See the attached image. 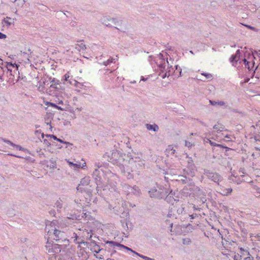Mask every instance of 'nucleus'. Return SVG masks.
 <instances>
[{
	"instance_id": "obj_6",
	"label": "nucleus",
	"mask_w": 260,
	"mask_h": 260,
	"mask_svg": "<svg viewBox=\"0 0 260 260\" xmlns=\"http://www.w3.org/2000/svg\"><path fill=\"white\" fill-rule=\"evenodd\" d=\"M93 230L90 228H86L82 230L81 233L80 238H79L80 241H77L76 244H87V242H85V240H90L92 237L93 234Z\"/></svg>"
},
{
	"instance_id": "obj_10",
	"label": "nucleus",
	"mask_w": 260,
	"mask_h": 260,
	"mask_svg": "<svg viewBox=\"0 0 260 260\" xmlns=\"http://www.w3.org/2000/svg\"><path fill=\"white\" fill-rule=\"evenodd\" d=\"M186 158H187V169L189 170V173L190 174V175L193 176L194 175L195 171L196 170V166L194 165L193 161L191 157H190L188 155H187Z\"/></svg>"
},
{
	"instance_id": "obj_62",
	"label": "nucleus",
	"mask_w": 260,
	"mask_h": 260,
	"mask_svg": "<svg viewBox=\"0 0 260 260\" xmlns=\"http://www.w3.org/2000/svg\"><path fill=\"white\" fill-rule=\"evenodd\" d=\"M193 208L194 211H200L201 210V208L197 207L195 205H193Z\"/></svg>"
},
{
	"instance_id": "obj_23",
	"label": "nucleus",
	"mask_w": 260,
	"mask_h": 260,
	"mask_svg": "<svg viewBox=\"0 0 260 260\" xmlns=\"http://www.w3.org/2000/svg\"><path fill=\"white\" fill-rule=\"evenodd\" d=\"M171 193H172V191L170 192V193L169 194H167L165 198L166 201L167 202L173 205L174 202L176 201V200L172 197Z\"/></svg>"
},
{
	"instance_id": "obj_34",
	"label": "nucleus",
	"mask_w": 260,
	"mask_h": 260,
	"mask_svg": "<svg viewBox=\"0 0 260 260\" xmlns=\"http://www.w3.org/2000/svg\"><path fill=\"white\" fill-rule=\"evenodd\" d=\"M182 243L184 245H188L191 243V240L189 238H185L182 239Z\"/></svg>"
},
{
	"instance_id": "obj_35",
	"label": "nucleus",
	"mask_w": 260,
	"mask_h": 260,
	"mask_svg": "<svg viewBox=\"0 0 260 260\" xmlns=\"http://www.w3.org/2000/svg\"><path fill=\"white\" fill-rule=\"evenodd\" d=\"M114 60H115L114 58H113L112 57H110V58L108 59L107 60L104 61L103 64L105 66H107L108 65L110 64L111 63H112Z\"/></svg>"
},
{
	"instance_id": "obj_54",
	"label": "nucleus",
	"mask_w": 260,
	"mask_h": 260,
	"mask_svg": "<svg viewBox=\"0 0 260 260\" xmlns=\"http://www.w3.org/2000/svg\"><path fill=\"white\" fill-rule=\"evenodd\" d=\"M210 142H212L210 138H205L204 139V142L205 143H209L210 144Z\"/></svg>"
},
{
	"instance_id": "obj_21",
	"label": "nucleus",
	"mask_w": 260,
	"mask_h": 260,
	"mask_svg": "<svg viewBox=\"0 0 260 260\" xmlns=\"http://www.w3.org/2000/svg\"><path fill=\"white\" fill-rule=\"evenodd\" d=\"M146 127L147 128V129L149 131H152L153 132H157L159 129L158 126L156 124H146Z\"/></svg>"
},
{
	"instance_id": "obj_58",
	"label": "nucleus",
	"mask_w": 260,
	"mask_h": 260,
	"mask_svg": "<svg viewBox=\"0 0 260 260\" xmlns=\"http://www.w3.org/2000/svg\"><path fill=\"white\" fill-rule=\"evenodd\" d=\"M74 235H75V237L74 238H75V240H74V242H75L76 243V242L78 241H77V238H80V236H78L77 234H75V233H74Z\"/></svg>"
},
{
	"instance_id": "obj_63",
	"label": "nucleus",
	"mask_w": 260,
	"mask_h": 260,
	"mask_svg": "<svg viewBox=\"0 0 260 260\" xmlns=\"http://www.w3.org/2000/svg\"><path fill=\"white\" fill-rule=\"evenodd\" d=\"M255 174H256L258 176H260V170L256 169L255 170Z\"/></svg>"
},
{
	"instance_id": "obj_47",
	"label": "nucleus",
	"mask_w": 260,
	"mask_h": 260,
	"mask_svg": "<svg viewBox=\"0 0 260 260\" xmlns=\"http://www.w3.org/2000/svg\"><path fill=\"white\" fill-rule=\"evenodd\" d=\"M94 251L96 253H98L101 250L100 249L99 246L96 244L94 247Z\"/></svg>"
},
{
	"instance_id": "obj_59",
	"label": "nucleus",
	"mask_w": 260,
	"mask_h": 260,
	"mask_svg": "<svg viewBox=\"0 0 260 260\" xmlns=\"http://www.w3.org/2000/svg\"><path fill=\"white\" fill-rule=\"evenodd\" d=\"M63 143L65 144L66 145V148H68L69 146L73 145V144H72L70 142H66V141H65V143Z\"/></svg>"
},
{
	"instance_id": "obj_37",
	"label": "nucleus",
	"mask_w": 260,
	"mask_h": 260,
	"mask_svg": "<svg viewBox=\"0 0 260 260\" xmlns=\"http://www.w3.org/2000/svg\"><path fill=\"white\" fill-rule=\"evenodd\" d=\"M232 191V189L231 188H229L223 190V192L222 194L224 196H228L230 194Z\"/></svg>"
},
{
	"instance_id": "obj_60",
	"label": "nucleus",
	"mask_w": 260,
	"mask_h": 260,
	"mask_svg": "<svg viewBox=\"0 0 260 260\" xmlns=\"http://www.w3.org/2000/svg\"><path fill=\"white\" fill-rule=\"evenodd\" d=\"M245 26L247 27H248V28L250 29L251 30H254V31L256 30V28L252 26H250L249 25H246Z\"/></svg>"
},
{
	"instance_id": "obj_24",
	"label": "nucleus",
	"mask_w": 260,
	"mask_h": 260,
	"mask_svg": "<svg viewBox=\"0 0 260 260\" xmlns=\"http://www.w3.org/2000/svg\"><path fill=\"white\" fill-rule=\"evenodd\" d=\"M47 166L50 169H54L56 168V160L51 158L49 161H47Z\"/></svg>"
},
{
	"instance_id": "obj_2",
	"label": "nucleus",
	"mask_w": 260,
	"mask_h": 260,
	"mask_svg": "<svg viewBox=\"0 0 260 260\" xmlns=\"http://www.w3.org/2000/svg\"><path fill=\"white\" fill-rule=\"evenodd\" d=\"M19 67V65L15 63H12L11 62H6L5 74L7 75L8 77H9L8 81L10 83H15V75H17V73H19L18 71Z\"/></svg>"
},
{
	"instance_id": "obj_40",
	"label": "nucleus",
	"mask_w": 260,
	"mask_h": 260,
	"mask_svg": "<svg viewBox=\"0 0 260 260\" xmlns=\"http://www.w3.org/2000/svg\"><path fill=\"white\" fill-rule=\"evenodd\" d=\"M201 75L205 76L206 79H212L213 77L212 75L210 73H201Z\"/></svg>"
},
{
	"instance_id": "obj_17",
	"label": "nucleus",
	"mask_w": 260,
	"mask_h": 260,
	"mask_svg": "<svg viewBox=\"0 0 260 260\" xmlns=\"http://www.w3.org/2000/svg\"><path fill=\"white\" fill-rule=\"evenodd\" d=\"M175 70L173 71V76L174 78H178L181 76L182 69L178 65L175 66Z\"/></svg>"
},
{
	"instance_id": "obj_51",
	"label": "nucleus",
	"mask_w": 260,
	"mask_h": 260,
	"mask_svg": "<svg viewBox=\"0 0 260 260\" xmlns=\"http://www.w3.org/2000/svg\"><path fill=\"white\" fill-rule=\"evenodd\" d=\"M185 146L188 148H190L192 146V144L189 141H185Z\"/></svg>"
},
{
	"instance_id": "obj_45",
	"label": "nucleus",
	"mask_w": 260,
	"mask_h": 260,
	"mask_svg": "<svg viewBox=\"0 0 260 260\" xmlns=\"http://www.w3.org/2000/svg\"><path fill=\"white\" fill-rule=\"evenodd\" d=\"M73 169H74L75 170H77L80 168H81V165L80 164H75L74 163V165L73 166L72 168Z\"/></svg>"
},
{
	"instance_id": "obj_19",
	"label": "nucleus",
	"mask_w": 260,
	"mask_h": 260,
	"mask_svg": "<svg viewBox=\"0 0 260 260\" xmlns=\"http://www.w3.org/2000/svg\"><path fill=\"white\" fill-rule=\"evenodd\" d=\"M130 193H132L136 196H139L141 194V190L138 186L135 185L132 187Z\"/></svg>"
},
{
	"instance_id": "obj_32",
	"label": "nucleus",
	"mask_w": 260,
	"mask_h": 260,
	"mask_svg": "<svg viewBox=\"0 0 260 260\" xmlns=\"http://www.w3.org/2000/svg\"><path fill=\"white\" fill-rule=\"evenodd\" d=\"M46 137H50L51 138H53L54 140H56L61 143H65V141H63L62 140L59 139V138H57V137L55 135H47Z\"/></svg>"
},
{
	"instance_id": "obj_25",
	"label": "nucleus",
	"mask_w": 260,
	"mask_h": 260,
	"mask_svg": "<svg viewBox=\"0 0 260 260\" xmlns=\"http://www.w3.org/2000/svg\"><path fill=\"white\" fill-rule=\"evenodd\" d=\"M14 23V19H12L10 17H7L5 18L2 22L3 24H6L8 26H10L11 24Z\"/></svg>"
},
{
	"instance_id": "obj_31",
	"label": "nucleus",
	"mask_w": 260,
	"mask_h": 260,
	"mask_svg": "<svg viewBox=\"0 0 260 260\" xmlns=\"http://www.w3.org/2000/svg\"><path fill=\"white\" fill-rule=\"evenodd\" d=\"M110 21L115 25H120L122 24V20H118L117 18H110Z\"/></svg>"
},
{
	"instance_id": "obj_64",
	"label": "nucleus",
	"mask_w": 260,
	"mask_h": 260,
	"mask_svg": "<svg viewBox=\"0 0 260 260\" xmlns=\"http://www.w3.org/2000/svg\"><path fill=\"white\" fill-rule=\"evenodd\" d=\"M254 139L256 141H260V136L258 135V136H255Z\"/></svg>"
},
{
	"instance_id": "obj_4",
	"label": "nucleus",
	"mask_w": 260,
	"mask_h": 260,
	"mask_svg": "<svg viewBox=\"0 0 260 260\" xmlns=\"http://www.w3.org/2000/svg\"><path fill=\"white\" fill-rule=\"evenodd\" d=\"M203 174L208 179L218 185H219V183L223 180V177L219 174L209 170L204 169Z\"/></svg>"
},
{
	"instance_id": "obj_5",
	"label": "nucleus",
	"mask_w": 260,
	"mask_h": 260,
	"mask_svg": "<svg viewBox=\"0 0 260 260\" xmlns=\"http://www.w3.org/2000/svg\"><path fill=\"white\" fill-rule=\"evenodd\" d=\"M49 81H50V90L51 91V89H54V91L57 93H59L62 92L64 89V87L62 85L61 82L58 79L55 78L49 77Z\"/></svg>"
},
{
	"instance_id": "obj_1",
	"label": "nucleus",
	"mask_w": 260,
	"mask_h": 260,
	"mask_svg": "<svg viewBox=\"0 0 260 260\" xmlns=\"http://www.w3.org/2000/svg\"><path fill=\"white\" fill-rule=\"evenodd\" d=\"M56 221H52L49 224H47L45 227V231L48 233L49 236H51L58 243L56 245L60 244L66 240V234L63 232L58 230L56 227Z\"/></svg>"
},
{
	"instance_id": "obj_42",
	"label": "nucleus",
	"mask_w": 260,
	"mask_h": 260,
	"mask_svg": "<svg viewBox=\"0 0 260 260\" xmlns=\"http://www.w3.org/2000/svg\"><path fill=\"white\" fill-rule=\"evenodd\" d=\"M84 187V186H83L82 185H80V184H79L78 186L77 187V191L81 192L85 191V188Z\"/></svg>"
},
{
	"instance_id": "obj_55",
	"label": "nucleus",
	"mask_w": 260,
	"mask_h": 260,
	"mask_svg": "<svg viewBox=\"0 0 260 260\" xmlns=\"http://www.w3.org/2000/svg\"><path fill=\"white\" fill-rule=\"evenodd\" d=\"M6 38L7 36L5 34L0 32V39H6Z\"/></svg>"
},
{
	"instance_id": "obj_41",
	"label": "nucleus",
	"mask_w": 260,
	"mask_h": 260,
	"mask_svg": "<svg viewBox=\"0 0 260 260\" xmlns=\"http://www.w3.org/2000/svg\"><path fill=\"white\" fill-rule=\"evenodd\" d=\"M217 147H220V148H222L225 149V151H226V152H228V151H230V150H232V149H231V148H229V147H226V146H224V145H222V144H218L217 145Z\"/></svg>"
},
{
	"instance_id": "obj_33",
	"label": "nucleus",
	"mask_w": 260,
	"mask_h": 260,
	"mask_svg": "<svg viewBox=\"0 0 260 260\" xmlns=\"http://www.w3.org/2000/svg\"><path fill=\"white\" fill-rule=\"evenodd\" d=\"M174 71V68L172 66L168 67L167 70L165 71L168 74V77L170 76H173V71Z\"/></svg>"
},
{
	"instance_id": "obj_46",
	"label": "nucleus",
	"mask_w": 260,
	"mask_h": 260,
	"mask_svg": "<svg viewBox=\"0 0 260 260\" xmlns=\"http://www.w3.org/2000/svg\"><path fill=\"white\" fill-rule=\"evenodd\" d=\"M240 250L241 251V255L240 256L241 258H242V257L244 258V257L247 256V255H246V253L244 251V250H245L244 249L241 248Z\"/></svg>"
},
{
	"instance_id": "obj_57",
	"label": "nucleus",
	"mask_w": 260,
	"mask_h": 260,
	"mask_svg": "<svg viewBox=\"0 0 260 260\" xmlns=\"http://www.w3.org/2000/svg\"><path fill=\"white\" fill-rule=\"evenodd\" d=\"M44 143L47 146H49L51 145V143L47 139L44 140Z\"/></svg>"
},
{
	"instance_id": "obj_15",
	"label": "nucleus",
	"mask_w": 260,
	"mask_h": 260,
	"mask_svg": "<svg viewBox=\"0 0 260 260\" xmlns=\"http://www.w3.org/2000/svg\"><path fill=\"white\" fill-rule=\"evenodd\" d=\"M120 155L119 153L116 150H113L112 152H110V161H115L119 159Z\"/></svg>"
},
{
	"instance_id": "obj_18",
	"label": "nucleus",
	"mask_w": 260,
	"mask_h": 260,
	"mask_svg": "<svg viewBox=\"0 0 260 260\" xmlns=\"http://www.w3.org/2000/svg\"><path fill=\"white\" fill-rule=\"evenodd\" d=\"M165 152L167 156L173 155L175 154L176 150L172 146L169 145L166 149Z\"/></svg>"
},
{
	"instance_id": "obj_22",
	"label": "nucleus",
	"mask_w": 260,
	"mask_h": 260,
	"mask_svg": "<svg viewBox=\"0 0 260 260\" xmlns=\"http://www.w3.org/2000/svg\"><path fill=\"white\" fill-rule=\"evenodd\" d=\"M90 183V179L89 177L86 176L82 178L80 181V185H82L83 186H86L89 184Z\"/></svg>"
},
{
	"instance_id": "obj_48",
	"label": "nucleus",
	"mask_w": 260,
	"mask_h": 260,
	"mask_svg": "<svg viewBox=\"0 0 260 260\" xmlns=\"http://www.w3.org/2000/svg\"><path fill=\"white\" fill-rule=\"evenodd\" d=\"M206 201V198L205 197V194H203V196L201 198H200V202L202 203V204H203L204 203H205V202Z\"/></svg>"
},
{
	"instance_id": "obj_49",
	"label": "nucleus",
	"mask_w": 260,
	"mask_h": 260,
	"mask_svg": "<svg viewBox=\"0 0 260 260\" xmlns=\"http://www.w3.org/2000/svg\"><path fill=\"white\" fill-rule=\"evenodd\" d=\"M120 169L121 173L123 175L126 173V170L127 169V168H126L124 166H122L120 168Z\"/></svg>"
},
{
	"instance_id": "obj_20",
	"label": "nucleus",
	"mask_w": 260,
	"mask_h": 260,
	"mask_svg": "<svg viewBox=\"0 0 260 260\" xmlns=\"http://www.w3.org/2000/svg\"><path fill=\"white\" fill-rule=\"evenodd\" d=\"M122 190L125 192L127 194H130V191L132 188V186H130L129 184L125 183H122L121 184Z\"/></svg>"
},
{
	"instance_id": "obj_36",
	"label": "nucleus",
	"mask_w": 260,
	"mask_h": 260,
	"mask_svg": "<svg viewBox=\"0 0 260 260\" xmlns=\"http://www.w3.org/2000/svg\"><path fill=\"white\" fill-rule=\"evenodd\" d=\"M124 175L128 179H130L133 178V175L131 173L130 171L128 169L126 170V173L124 174Z\"/></svg>"
},
{
	"instance_id": "obj_50",
	"label": "nucleus",
	"mask_w": 260,
	"mask_h": 260,
	"mask_svg": "<svg viewBox=\"0 0 260 260\" xmlns=\"http://www.w3.org/2000/svg\"><path fill=\"white\" fill-rule=\"evenodd\" d=\"M46 105L48 106H51V107H54L55 108H56V106H57L56 104L53 103H51V102H47Z\"/></svg>"
},
{
	"instance_id": "obj_11",
	"label": "nucleus",
	"mask_w": 260,
	"mask_h": 260,
	"mask_svg": "<svg viewBox=\"0 0 260 260\" xmlns=\"http://www.w3.org/2000/svg\"><path fill=\"white\" fill-rule=\"evenodd\" d=\"M240 51L239 49L237 50L235 54H233L230 57V60L231 62L232 63L233 66H236L237 62H239L240 63H241V61L240 60Z\"/></svg>"
},
{
	"instance_id": "obj_43",
	"label": "nucleus",
	"mask_w": 260,
	"mask_h": 260,
	"mask_svg": "<svg viewBox=\"0 0 260 260\" xmlns=\"http://www.w3.org/2000/svg\"><path fill=\"white\" fill-rule=\"evenodd\" d=\"M103 157L107 159L108 161H110V152H106V153H105L103 155Z\"/></svg>"
},
{
	"instance_id": "obj_9",
	"label": "nucleus",
	"mask_w": 260,
	"mask_h": 260,
	"mask_svg": "<svg viewBox=\"0 0 260 260\" xmlns=\"http://www.w3.org/2000/svg\"><path fill=\"white\" fill-rule=\"evenodd\" d=\"M106 244L107 245H108L109 246V248H113L115 249L116 248L118 249H125L127 251H129L130 252H134V250L131 249V248L126 246L123 244H120V243L113 241H107L106 242Z\"/></svg>"
},
{
	"instance_id": "obj_26",
	"label": "nucleus",
	"mask_w": 260,
	"mask_h": 260,
	"mask_svg": "<svg viewBox=\"0 0 260 260\" xmlns=\"http://www.w3.org/2000/svg\"><path fill=\"white\" fill-rule=\"evenodd\" d=\"M101 21L103 24H105L107 26L111 27L112 26L111 24L109 22L110 21V17H104L102 19Z\"/></svg>"
},
{
	"instance_id": "obj_3",
	"label": "nucleus",
	"mask_w": 260,
	"mask_h": 260,
	"mask_svg": "<svg viewBox=\"0 0 260 260\" xmlns=\"http://www.w3.org/2000/svg\"><path fill=\"white\" fill-rule=\"evenodd\" d=\"M97 166L98 168L95 169L94 172H93L92 175L95 182L97 185L96 190L98 191L100 188H102L105 186V181L104 180V172L102 170L99 169V168L102 167V165H98Z\"/></svg>"
},
{
	"instance_id": "obj_30",
	"label": "nucleus",
	"mask_w": 260,
	"mask_h": 260,
	"mask_svg": "<svg viewBox=\"0 0 260 260\" xmlns=\"http://www.w3.org/2000/svg\"><path fill=\"white\" fill-rule=\"evenodd\" d=\"M62 201L59 199V200H57L55 203V206L57 208V211L60 212L61 209L62 208Z\"/></svg>"
},
{
	"instance_id": "obj_13",
	"label": "nucleus",
	"mask_w": 260,
	"mask_h": 260,
	"mask_svg": "<svg viewBox=\"0 0 260 260\" xmlns=\"http://www.w3.org/2000/svg\"><path fill=\"white\" fill-rule=\"evenodd\" d=\"M2 140L3 141H4V142H5L6 143L9 144L13 147H15L16 149H17L19 150H21V151H22L25 152H28V153L29 152V151L27 149L22 147L20 145H16V144L13 143V142H12L10 140H7V139H5L4 138H2Z\"/></svg>"
},
{
	"instance_id": "obj_16",
	"label": "nucleus",
	"mask_w": 260,
	"mask_h": 260,
	"mask_svg": "<svg viewBox=\"0 0 260 260\" xmlns=\"http://www.w3.org/2000/svg\"><path fill=\"white\" fill-rule=\"evenodd\" d=\"M4 62L3 60L0 58V79L2 81H4L5 80V66L3 67Z\"/></svg>"
},
{
	"instance_id": "obj_53",
	"label": "nucleus",
	"mask_w": 260,
	"mask_h": 260,
	"mask_svg": "<svg viewBox=\"0 0 260 260\" xmlns=\"http://www.w3.org/2000/svg\"><path fill=\"white\" fill-rule=\"evenodd\" d=\"M37 152L39 153V155L40 157H41L42 155L44 156V153L42 151L41 149H37Z\"/></svg>"
},
{
	"instance_id": "obj_52",
	"label": "nucleus",
	"mask_w": 260,
	"mask_h": 260,
	"mask_svg": "<svg viewBox=\"0 0 260 260\" xmlns=\"http://www.w3.org/2000/svg\"><path fill=\"white\" fill-rule=\"evenodd\" d=\"M191 219H193L196 218L197 217H198V214L197 213H193L191 215H189Z\"/></svg>"
},
{
	"instance_id": "obj_27",
	"label": "nucleus",
	"mask_w": 260,
	"mask_h": 260,
	"mask_svg": "<svg viewBox=\"0 0 260 260\" xmlns=\"http://www.w3.org/2000/svg\"><path fill=\"white\" fill-rule=\"evenodd\" d=\"M213 128L216 129L217 132H221L223 131L224 127L223 125L218 123L213 126Z\"/></svg>"
},
{
	"instance_id": "obj_7",
	"label": "nucleus",
	"mask_w": 260,
	"mask_h": 260,
	"mask_svg": "<svg viewBox=\"0 0 260 260\" xmlns=\"http://www.w3.org/2000/svg\"><path fill=\"white\" fill-rule=\"evenodd\" d=\"M168 192L164 188H159L158 189L153 187L149 191V194L151 198L156 199H162L164 198Z\"/></svg>"
},
{
	"instance_id": "obj_39",
	"label": "nucleus",
	"mask_w": 260,
	"mask_h": 260,
	"mask_svg": "<svg viewBox=\"0 0 260 260\" xmlns=\"http://www.w3.org/2000/svg\"><path fill=\"white\" fill-rule=\"evenodd\" d=\"M25 2V0H15L14 3H16L18 5L22 6Z\"/></svg>"
},
{
	"instance_id": "obj_14",
	"label": "nucleus",
	"mask_w": 260,
	"mask_h": 260,
	"mask_svg": "<svg viewBox=\"0 0 260 260\" xmlns=\"http://www.w3.org/2000/svg\"><path fill=\"white\" fill-rule=\"evenodd\" d=\"M46 244L47 245L45 246L46 252H47L50 254H54L53 253L54 252H57L54 250V249L56 247L55 244L53 245V244H51L50 242H49L48 240L47 241Z\"/></svg>"
},
{
	"instance_id": "obj_38",
	"label": "nucleus",
	"mask_w": 260,
	"mask_h": 260,
	"mask_svg": "<svg viewBox=\"0 0 260 260\" xmlns=\"http://www.w3.org/2000/svg\"><path fill=\"white\" fill-rule=\"evenodd\" d=\"M242 61L243 62V63L244 64L245 68H247L248 70L251 71V69L250 68L249 62L247 61V59L245 58L242 59Z\"/></svg>"
},
{
	"instance_id": "obj_29",
	"label": "nucleus",
	"mask_w": 260,
	"mask_h": 260,
	"mask_svg": "<svg viewBox=\"0 0 260 260\" xmlns=\"http://www.w3.org/2000/svg\"><path fill=\"white\" fill-rule=\"evenodd\" d=\"M75 48L79 51H84L86 49V46L83 43H81L80 44H77Z\"/></svg>"
},
{
	"instance_id": "obj_8",
	"label": "nucleus",
	"mask_w": 260,
	"mask_h": 260,
	"mask_svg": "<svg viewBox=\"0 0 260 260\" xmlns=\"http://www.w3.org/2000/svg\"><path fill=\"white\" fill-rule=\"evenodd\" d=\"M106 248L108 249L109 251H111L110 257L106 260H126V256L124 254L117 252L115 249L109 248V246L106 244Z\"/></svg>"
},
{
	"instance_id": "obj_44",
	"label": "nucleus",
	"mask_w": 260,
	"mask_h": 260,
	"mask_svg": "<svg viewBox=\"0 0 260 260\" xmlns=\"http://www.w3.org/2000/svg\"><path fill=\"white\" fill-rule=\"evenodd\" d=\"M159 75L162 78L165 79L167 76L168 77V74L166 73V71L164 72H160Z\"/></svg>"
},
{
	"instance_id": "obj_28",
	"label": "nucleus",
	"mask_w": 260,
	"mask_h": 260,
	"mask_svg": "<svg viewBox=\"0 0 260 260\" xmlns=\"http://www.w3.org/2000/svg\"><path fill=\"white\" fill-rule=\"evenodd\" d=\"M210 104L212 106L218 105L220 106H224L225 103L223 101L215 102L212 100H209Z\"/></svg>"
},
{
	"instance_id": "obj_12",
	"label": "nucleus",
	"mask_w": 260,
	"mask_h": 260,
	"mask_svg": "<svg viewBox=\"0 0 260 260\" xmlns=\"http://www.w3.org/2000/svg\"><path fill=\"white\" fill-rule=\"evenodd\" d=\"M159 57L160 61L159 63L156 62V63H158L157 66L158 69L160 70V72H164L166 71L165 58L163 56V55L161 53H159Z\"/></svg>"
},
{
	"instance_id": "obj_56",
	"label": "nucleus",
	"mask_w": 260,
	"mask_h": 260,
	"mask_svg": "<svg viewBox=\"0 0 260 260\" xmlns=\"http://www.w3.org/2000/svg\"><path fill=\"white\" fill-rule=\"evenodd\" d=\"M64 78L63 79V80H64V81L68 82V81H69V77H70V76H69L68 74H66L64 76Z\"/></svg>"
},
{
	"instance_id": "obj_61",
	"label": "nucleus",
	"mask_w": 260,
	"mask_h": 260,
	"mask_svg": "<svg viewBox=\"0 0 260 260\" xmlns=\"http://www.w3.org/2000/svg\"><path fill=\"white\" fill-rule=\"evenodd\" d=\"M138 256L142 258L143 259H147V258H148V257L146 256H145V255H143L142 254H141L139 253V254H138Z\"/></svg>"
}]
</instances>
